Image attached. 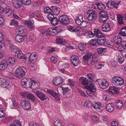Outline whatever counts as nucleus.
Returning <instances> with one entry per match:
<instances>
[{
    "label": "nucleus",
    "instance_id": "f257e3e1",
    "mask_svg": "<svg viewBox=\"0 0 126 126\" xmlns=\"http://www.w3.org/2000/svg\"><path fill=\"white\" fill-rule=\"evenodd\" d=\"M83 58L84 60L87 61L88 64L90 66L94 65L97 60V58L93 56L92 54L90 52L87 53L83 56Z\"/></svg>",
    "mask_w": 126,
    "mask_h": 126
},
{
    "label": "nucleus",
    "instance_id": "f03ea898",
    "mask_svg": "<svg viewBox=\"0 0 126 126\" xmlns=\"http://www.w3.org/2000/svg\"><path fill=\"white\" fill-rule=\"evenodd\" d=\"M26 72V69L23 66L17 68L15 71V76L16 78H21L25 76Z\"/></svg>",
    "mask_w": 126,
    "mask_h": 126
},
{
    "label": "nucleus",
    "instance_id": "7ed1b4c3",
    "mask_svg": "<svg viewBox=\"0 0 126 126\" xmlns=\"http://www.w3.org/2000/svg\"><path fill=\"white\" fill-rule=\"evenodd\" d=\"M85 88L88 90L87 92V94L88 96L92 97L95 96V90L96 89L93 85L90 83L89 85L85 86Z\"/></svg>",
    "mask_w": 126,
    "mask_h": 126
},
{
    "label": "nucleus",
    "instance_id": "20e7f679",
    "mask_svg": "<svg viewBox=\"0 0 126 126\" xmlns=\"http://www.w3.org/2000/svg\"><path fill=\"white\" fill-rule=\"evenodd\" d=\"M112 82L115 85L121 86L124 84V80L121 77L119 76H115L112 78Z\"/></svg>",
    "mask_w": 126,
    "mask_h": 126
},
{
    "label": "nucleus",
    "instance_id": "39448f33",
    "mask_svg": "<svg viewBox=\"0 0 126 126\" xmlns=\"http://www.w3.org/2000/svg\"><path fill=\"white\" fill-rule=\"evenodd\" d=\"M86 13L89 14L87 19L90 21H94L97 17L96 13L95 11L93 10H88L87 12Z\"/></svg>",
    "mask_w": 126,
    "mask_h": 126
},
{
    "label": "nucleus",
    "instance_id": "423d86ee",
    "mask_svg": "<svg viewBox=\"0 0 126 126\" xmlns=\"http://www.w3.org/2000/svg\"><path fill=\"white\" fill-rule=\"evenodd\" d=\"M59 20L63 25H67L70 23V19L68 16L65 15L61 16L59 17Z\"/></svg>",
    "mask_w": 126,
    "mask_h": 126
},
{
    "label": "nucleus",
    "instance_id": "0eeeda50",
    "mask_svg": "<svg viewBox=\"0 0 126 126\" xmlns=\"http://www.w3.org/2000/svg\"><path fill=\"white\" fill-rule=\"evenodd\" d=\"M100 17V22H105L106 21L108 17V13L105 11H101L99 12Z\"/></svg>",
    "mask_w": 126,
    "mask_h": 126
},
{
    "label": "nucleus",
    "instance_id": "6e6552de",
    "mask_svg": "<svg viewBox=\"0 0 126 126\" xmlns=\"http://www.w3.org/2000/svg\"><path fill=\"white\" fill-rule=\"evenodd\" d=\"M113 26V23L109 22L103 24L102 27L101 29L104 32H109L111 28H112Z\"/></svg>",
    "mask_w": 126,
    "mask_h": 126
},
{
    "label": "nucleus",
    "instance_id": "1a4fd4ad",
    "mask_svg": "<svg viewBox=\"0 0 126 126\" xmlns=\"http://www.w3.org/2000/svg\"><path fill=\"white\" fill-rule=\"evenodd\" d=\"M11 83L6 79L3 78L0 79V86L4 88L10 87Z\"/></svg>",
    "mask_w": 126,
    "mask_h": 126
},
{
    "label": "nucleus",
    "instance_id": "9d476101",
    "mask_svg": "<svg viewBox=\"0 0 126 126\" xmlns=\"http://www.w3.org/2000/svg\"><path fill=\"white\" fill-rule=\"evenodd\" d=\"M37 96L42 101H44L47 99V97L42 91L36 90L34 92Z\"/></svg>",
    "mask_w": 126,
    "mask_h": 126
},
{
    "label": "nucleus",
    "instance_id": "9b49d317",
    "mask_svg": "<svg viewBox=\"0 0 126 126\" xmlns=\"http://www.w3.org/2000/svg\"><path fill=\"white\" fill-rule=\"evenodd\" d=\"M98 84L100 87L102 89L107 88L109 86V83L105 79H101L96 80L97 81H98Z\"/></svg>",
    "mask_w": 126,
    "mask_h": 126
},
{
    "label": "nucleus",
    "instance_id": "f8f14e48",
    "mask_svg": "<svg viewBox=\"0 0 126 126\" xmlns=\"http://www.w3.org/2000/svg\"><path fill=\"white\" fill-rule=\"evenodd\" d=\"M47 92L54 97L56 100L58 101L60 100V94L52 90L49 89H47Z\"/></svg>",
    "mask_w": 126,
    "mask_h": 126
},
{
    "label": "nucleus",
    "instance_id": "ddd939ff",
    "mask_svg": "<svg viewBox=\"0 0 126 126\" xmlns=\"http://www.w3.org/2000/svg\"><path fill=\"white\" fill-rule=\"evenodd\" d=\"M67 29L72 32H75L77 34H79L83 30L80 29L79 27H74L72 26H67Z\"/></svg>",
    "mask_w": 126,
    "mask_h": 126
},
{
    "label": "nucleus",
    "instance_id": "4468645a",
    "mask_svg": "<svg viewBox=\"0 0 126 126\" xmlns=\"http://www.w3.org/2000/svg\"><path fill=\"white\" fill-rule=\"evenodd\" d=\"M16 31L17 33H19L20 34H25L27 33V31L25 28L23 26H18L16 30Z\"/></svg>",
    "mask_w": 126,
    "mask_h": 126
},
{
    "label": "nucleus",
    "instance_id": "2eb2a0df",
    "mask_svg": "<svg viewBox=\"0 0 126 126\" xmlns=\"http://www.w3.org/2000/svg\"><path fill=\"white\" fill-rule=\"evenodd\" d=\"M21 106L24 109H29L31 107V104L29 101L26 100H23L20 102Z\"/></svg>",
    "mask_w": 126,
    "mask_h": 126
},
{
    "label": "nucleus",
    "instance_id": "dca6fc26",
    "mask_svg": "<svg viewBox=\"0 0 126 126\" xmlns=\"http://www.w3.org/2000/svg\"><path fill=\"white\" fill-rule=\"evenodd\" d=\"M94 36L98 37V38H103L105 37V35L98 29H94Z\"/></svg>",
    "mask_w": 126,
    "mask_h": 126
},
{
    "label": "nucleus",
    "instance_id": "f3484780",
    "mask_svg": "<svg viewBox=\"0 0 126 126\" xmlns=\"http://www.w3.org/2000/svg\"><path fill=\"white\" fill-rule=\"evenodd\" d=\"M63 79L60 76H57L52 81L53 83L56 85H58L63 83Z\"/></svg>",
    "mask_w": 126,
    "mask_h": 126
},
{
    "label": "nucleus",
    "instance_id": "a211bd4d",
    "mask_svg": "<svg viewBox=\"0 0 126 126\" xmlns=\"http://www.w3.org/2000/svg\"><path fill=\"white\" fill-rule=\"evenodd\" d=\"M71 60L72 63L74 66L78 65L79 63L78 58L77 56L72 55L71 57Z\"/></svg>",
    "mask_w": 126,
    "mask_h": 126
},
{
    "label": "nucleus",
    "instance_id": "6ab92c4d",
    "mask_svg": "<svg viewBox=\"0 0 126 126\" xmlns=\"http://www.w3.org/2000/svg\"><path fill=\"white\" fill-rule=\"evenodd\" d=\"M8 65V62L6 60H2L0 62V70L5 69L7 67Z\"/></svg>",
    "mask_w": 126,
    "mask_h": 126
},
{
    "label": "nucleus",
    "instance_id": "aec40b11",
    "mask_svg": "<svg viewBox=\"0 0 126 126\" xmlns=\"http://www.w3.org/2000/svg\"><path fill=\"white\" fill-rule=\"evenodd\" d=\"M12 2L13 5L16 8H20L22 5V4L20 0H12Z\"/></svg>",
    "mask_w": 126,
    "mask_h": 126
},
{
    "label": "nucleus",
    "instance_id": "412c9836",
    "mask_svg": "<svg viewBox=\"0 0 126 126\" xmlns=\"http://www.w3.org/2000/svg\"><path fill=\"white\" fill-rule=\"evenodd\" d=\"M119 3V2H116L115 1H109L107 2V4L108 7H110V6H112L114 8L117 9Z\"/></svg>",
    "mask_w": 126,
    "mask_h": 126
},
{
    "label": "nucleus",
    "instance_id": "4be33fe9",
    "mask_svg": "<svg viewBox=\"0 0 126 126\" xmlns=\"http://www.w3.org/2000/svg\"><path fill=\"white\" fill-rule=\"evenodd\" d=\"M24 39V35L20 34H17L15 36V40L18 43H20L22 42Z\"/></svg>",
    "mask_w": 126,
    "mask_h": 126
},
{
    "label": "nucleus",
    "instance_id": "5701e85b",
    "mask_svg": "<svg viewBox=\"0 0 126 126\" xmlns=\"http://www.w3.org/2000/svg\"><path fill=\"white\" fill-rule=\"evenodd\" d=\"M106 108V110L109 112H112L114 109V106L112 103H109L107 104Z\"/></svg>",
    "mask_w": 126,
    "mask_h": 126
},
{
    "label": "nucleus",
    "instance_id": "b1692460",
    "mask_svg": "<svg viewBox=\"0 0 126 126\" xmlns=\"http://www.w3.org/2000/svg\"><path fill=\"white\" fill-rule=\"evenodd\" d=\"M14 54L15 56H16L19 59L24 58L25 57L23 54L22 53L21 50L19 48L18 49L17 51Z\"/></svg>",
    "mask_w": 126,
    "mask_h": 126
},
{
    "label": "nucleus",
    "instance_id": "393cba45",
    "mask_svg": "<svg viewBox=\"0 0 126 126\" xmlns=\"http://www.w3.org/2000/svg\"><path fill=\"white\" fill-rule=\"evenodd\" d=\"M56 43L59 44L65 45L66 43L64 40L59 37H56Z\"/></svg>",
    "mask_w": 126,
    "mask_h": 126
},
{
    "label": "nucleus",
    "instance_id": "a878e982",
    "mask_svg": "<svg viewBox=\"0 0 126 126\" xmlns=\"http://www.w3.org/2000/svg\"><path fill=\"white\" fill-rule=\"evenodd\" d=\"M83 17L81 15H79L75 20L76 23L78 25H81L83 20Z\"/></svg>",
    "mask_w": 126,
    "mask_h": 126
},
{
    "label": "nucleus",
    "instance_id": "bb28decb",
    "mask_svg": "<svg viewBox=\"0 0 126 126\" xmlns=\"http://www.w3.org/2000/svg\"><path fill=\"white\" fill-rule=\"evenodd\" d=\"M51 7L52 13L56 15L59 14L60 12V10L59 8L55 6H52Z\"/></svg>",
    "mask_w": 126,
    "mask_h": 126
},
{
    "label": "nucleus",
    "instance_id": "cd10ccee",
    "mask_svg": "<svg viewBox=\"0 0 126 126\" xmlns=\"http://www.w3.org/2000/svg\"><path fill=\"white\" fill-rule=\"evenodd\" d=\"M52 31V28L50 27L49 28L45 31L42 32L41 33L43 36L46 35L47 36L48 35H51V31Z\"/></svg>",
    "mask_w": 126,
    "mask_h": 126
},
{
    "label": "nucleus",
    "instance_id": "c85d7f7f",
    "mask_svg": "<svg viewBox=\"0 0 126 126\" xmlns=\"http://www.w3.org/2000/svg\"><path fill=\"white\" fill-rule=\"evenodd\" d=\"M97 43L98 45H104L106 42V40L105 37L103 38H97Z\"/></svg>",
    "mask_w": 126,
    "mask_h": 126
},
{
    "label": "nucleus",
    "instance_id": "c756f323",
    "mask_svg": "<svg viewBox=\"0 0 126 126\" xmlns=\"http://www.w3.org/2000/svg\"><path fill=\"white\" fill-rule=\"evenodd\" d=\"M6 10L4 12L7 16H10L13 12L12 8L10 7H7L6 8Z\"/></svg>",
    "mask_w": 126,
    "mask_h": 126
},
{
    "label": "nucleus",
    "instance_id": "7c9ffc66",
    "mask_svg": "<svg viewBox=\"0 0 126 126\" xmlns=\"http://www.w3.org/2000/svg\"><path fill=\"white\" fill-rule=\"evenodd\" d=\"M117 20L118 23L120 25H122L124 24L123 20V16L120 14H118L117 15Z\"/></svg>",
    "mask_w": 126,
    "mask_h": 126
},
{
    "label": "nucleus",
    "instance_id": "2f4dec72",
    "mask_svg": "<svg viewBox=\"0 0 126 126\" xmlns=\"http://www.w3.org/2000/svg\"><path fill=\"white\" fill-rule=\"evenodd\" d=\"M113 40L115 43L117 45L120 44L122 42L121 38L117 36L115 37Z\"/></svg>",
    "mask_w": 126,
    "mask_h": 126
},
{
    "label": "nucleus",
    "instance_id": "473e14b6",
    "mask_svg": "<svg viewBox=\"0 0 126 126\" xmlns=\"http://www.w3.org/2000/svg\"><path fill=\"white\" fill-rule=\"evenodd\" d=\"M36 55L33 53L30 54V53H28L26 55V56L25 57V59H28L29 60L31 58H36Z\"/></svg>",
    "mask_w": 126,
    "mask_h": 126
},
{
    "label": "nucleus",
    "instance_id": "72a5a7b5",
    "mask_svg": "<svg viewBox=\"0 0 126 126\" xmlns=\"http://www.w3.org/2000/svg\"><path fill=\"white\" fill-rule=\"evenodd\" d=\"M81 80V84L83 85H87L89 84L88 80L86 78L82 77L79 79Z\"/></svg>",
    "mask_w": 126,
    "mask_h": 126
},
{
    "label": "nucleus",
    "instance_id": "f704fd0d",
    "mask_svg": "<svg viewBox=\"0 0 126 126\" xmlns=\"http://www.w3.org/2000/svg\"><path fill=\"white\" fill-rule=\"evenodd\" d=\"M119 33L121 36L126 37V26L122 27Z\"/></svg>",
    "mask_w": 126,
    "mask_h": 126
},
{
    "label": "nucleus",
    "instance_id": "c9c22d12",
    "mask_svg": "<svg viewBox=\"0 0 126 126\" xmlns=\"http://www.w3.org/2000/svg\"><path fill=\"white\" fill-rule=\"evenodd\" d=\"M92 107H93L94 109H100L101 107L100 103L99 102H94L93 103Z\"/></svg>",
    "mask_w": 126,
    "mask_h": 126
},
{
    "label": "nucleus",
    "instance_id": "e433bc0d",
    "mask_svg": "<svg viewBox=\"0 0 126 126\" xmlns=\"http://www.w3.org/2000/svg\"><path fill=\"white\" fill-rule=\"evenodd\" d=\"M51 24L53 26H55L59 23V20L57 18L55 17L50 20Z\"/></svg>",
    "mask_w": 126,
    "mask_h": 126
},
{
    "label": "nucleus",
    "instance_id": "4c0bfd02",
    "mask_svg": "<svg viewBox=\"0 0 126 126\" xmlns=\"http://www.w3.org/2000/svg\"><path fill=\"white\" fill-rule=\"evenodd\" d=\"M85 35L88 38H92L94 36V33L90 31H87L84 33Z\"/></svg>",
    "mask_w": 126,
    "mask_h": 126
},
{
    "label": "nucleus",
    "instance_id": "58836bf2",
    "mask_svg": "<svg viewBox=\"0 0 126 126\" xmlns=\"http://www.w3.org/2000/svg\"><path fill=\"white\" fill-rule=\"evenodd\" d=\"M36 84V82L32 79H30V81L28 83V84H27V86H28V88H31L32 85L34 86Z\"/></svg>",
    "mask_w": 126,
    "mask_h": 126
},
{
    "label": "nucleus",
    "instance_id": "ea45409f",
    "mask_svg": "<svg viewBox=\"0 0 126 126\" xmlns=\"http://www.w3.org/2000/svg\"><path fill=\"white\" fill-rule=\"evenodd\" d=\"M116 107L118 109H120L123 106V103L122 101L120 100H118L116 101Z\"/></svg>",
    "mask_w": 126,
    "mask_h": 126
},
{
    "label": "nucleus",
    "instance_id": "a19ab883",
    "mask_svg": "<svg viewBox=\"0 0 126 126\" xmlns=\"http://www.w3.org/2000/svg\"><path fill=\"white\" fill-rule=\"evenodd\" d=\"M92 104L89 101L87 100L84 102L83 105L84 107L90 108L92 107Z\"/></svg>",
    "mask_w": 126,
    "mask_h": 126
},
{
    "label": "nucleus",
    "instance_id": "79ce46f5",
    "mask_svg": "<svg viewBox=\"0 0 126 126\" xmlns=\"http://www.w3.org/2000/svg\"><path fill=\"white\" fill-rule=\"evenodd\" d=\"M97 6L98 9L100 10H102L105 9L106 6L102 3H98L96 4Z\"/></svg>",
    "mask_w": 126,
    "mask_h": 126
},
{
    "label": "nucleus",
    "instance_id": "37998d69",
    "mask_svg": "<svg viewBox=\"0 0 126 126\" xmlns=\"http://www.w3.org/2000/svg\"><path fill=\"white\" fill-rule=\"evenodd\" d=\"M60 30L59 27H56L55 28H53V34L52 36L54 35L57 34L59 32Z\"/></svg>",
    "mask_w": 126,
    "mask_h": 126
},
{
    "label": "nucleus",
    "instance_id": "c03bdc74",
    "mask_svg": "<svg viewBox=\"0 0 126 126\" xmlns=\"http://www.w3.org/2000/svg\"><path fill=\"white\" fill-rule=\"evenodd\" d=\"M9 49L12 51L14 52V54L19 48L13 45H11L9 47Z\"/></svg>",
    "mask_w": 126,
    "mask_h": 126
},
{
    "label": "nucleus",
    "instance_id": "a18cd8bd",
    "mask_svg": "<svg viewBox=\"0 0 126 126\" xmlns=\"http://www.w3.org/2000/svg\"><path fill=\"white\" fill-rule=\"evenodd\" d=\"M90 45L92 46H94L98 45L97 43V39L96 40L95 39H93L91 40L90 41Z\"/></svg>",
    "mask_w": 126,
    "mask_h": 126
},
{
    "label": "nucleus",
    "instance_id": "49530a36",
    "mask_svg": "<svg viewBox=\"0 0 126 126\" xmlns=\"http://www.w3.org/2000/svg\"><path fill=\"white\" fill-rule=\"evenodd\" d=\"M86 45L85 44L80 43L78 45V48L79 50H82L85 49Z\"/></svg>",
    "mask_w": 126,
    "mask_h": 126
},
{
    "label": "nucleus",
    "instance_id": "de8ad7c7",
    "mask_svg": "<svg viewBox=\"0 0 126 126\" xmlns=\"http://www.w3.org/2000/svg\"><path fill=\"white\" fill-rule=\"evenodd\" d=\"M8 61L9 63L12 65H14L16 63L15 59L11 57L9 58Z\"/></svg>",
    "mask_w": 126,
    "mask_h": 126
},
{
    "label": "nucleus",
    "instance_id": "09e8293b",
    "mask_svg": "<svg viewBox=\"0 0 126 126\" xmlns=\"http://www.w3.org/2000/svg\"><path fill=\"white\" fill-rule=\"evenodd\" d=\"M51 7L50 8L49 7H47L44 8V11L45 13L47 14L52 12Z\"/></svg>",
    "mask_w": 126,
    "mask_h": 126
},
{
    "label": "nucleus",
    "instance_id": "8fccbe9b",
    "mask_svg": "<svg viewBox=\"0 0 126 126\" xmlns=\"http://www.w3.org/2000/svg\"><path fill=\"white\" fill-rule=\"evenodd\" d=\"M54 126H63L62 122L59 120H57L54 122Z\"/></svg>",
    "mask_w": 126,
    "mask_h": 126
},
{
    "label": "nucleus",
    "instance_id": "3c124183",
    "mask_svg": "<svg viewBox=\"0 0 126 126\" xmlns=\"http://www.w3.org/2000/svg\"><path fill=\"white\" fill-rule=\"evenodd\" d=\"M22 4L25 5H29L31 2V0H21Z\"/></svg>",
    "mask_w": 126,
    "mask_h": 126
},
{
    "label": "nucleus",
    "instance_id": "603ef678",
    "mask_svg": "<svg viewBox=\"0 0 126 126\" xmlns=\"http://www.w3.org/2000/svg\"><path fill=\"white\" fill-rule=\"evenodd\" d=\"M21 84L23 87L25 88H28V86H27V82L24 80V79H23L21 80Z\"/></svg>",
    "mask_w": 126,
    "mask_h": 126
},
{
    "label": "nucleus",
    "instance_id": "864d4df0",
    "mask_svg": "<svg viewBox=\"0 0 126 126\" xmlns=\"http://www.w3.org/2000/svg\"><path fill=\"white\" fill-rule=\"evenodd\" d=\"M118 61L120 63H122L124 61V57L121 54L120 55L119 58L118 59Z\"/></svg>",
    "mask_w": 126,
    "mask_h": 126
},
{
    "label": "nucleus",
    "instance_id": "5fc2aeb1",
    "mask_svg": "<svg viewBox=\"0 0 126 126\" xmlns=\"http://www.w3.org/2000/svg\"><path fill=\"white\" fill-rule=\"evenodd\" d=\"M47 16V18L50 20L55 17L54 16L53 13L52 12L48 14Z\"/></svg>",
    "mask_w": 126,
    "mask_h": 126
},
{
    "label": "nucleus",
    "instance_id": "6e6d98bb",
    "mask_svg": "<svg viewBox=\"0 0 126 126\" xmlns=\"http://www.w3.org/2000/svg\"><path fill=\"white\" fill-rule=\"evenodd\" d=\"M5 23L4 18L0 15V28L4 25Z\"/></svg>",
    "mask_w": 126,
    "mask_h": 126
},
{
    "label": "nucleus",
    "instance_id": "4d7b16f0",
    "mask_svg": "<svg viewBox=\"0 0 126 126\" xmlns=\"http://www.w3.org/2000/svg\"><path fill=\"white\" fill-rule=\"evenodd\" d=\"M18 23L16 20L12 19V20L10 23V25L17 26L18 24Z\"/></svg>",
    "mask_w": 126,
    "mask_h": 126
},
{
    "label": "nucleus",
    "instance_id": "13d9d810",
    "mask_svg": "<svg viewBox=\"0 0 126 126\" xmlns=\"http://www.w3.org/2000/svg\"><path fill=\"white\" fill-rule=\"evenodd\" d=\"M32 16L33 17H39L40 16V13L39 12H35L32 13Z\"/></svg>",
    "mask_w": 126,
    "mask_h": 126
},
{
    "label": "nucleus",
    "instance_id": "bf43d9fd",
    "mask_svg": "<svg viewBox=\"0 0 126 126\" xmlns=\"http://www.w3.org/2000/svg\"><path fill=\"white\" fill-rule=\"evenodd\" d=\"M27 98L33 101L35 100V97L34 96L31 94H28Z\"/></svg>",
    "mask_w": 126,
    "mask_h": 126
},
{
    "label": "nucleus",
    "instance_id": "052dcab7",
    "mask_svg": "<svg viewBox=\"0 0 126 126\" xmlns=\"http://www.w3.org/2000/svg\"><path fill=\"white\" fill-rule=\"evenodd\" d=\"M13 125L14 126H21V123L18 120H15L13 122Z\"/></svg>",
    "mask_w": 126,
    "mask_h": 126
},
{
    "label": "nucleus",
    "instance_id": "680f3d73",
    "mask_svg": "<svg viewBox=\"0 0 126 126\" xmlns=\"http://www.w3.org/2000/svg\"><path fill=\"white\" fill-rule=\"evenodd\" d=\"M106 49V48L100 47L97 49V51L99 54L102 53Z\"/></svg>",
    "mask_w": 126,
    "mask_h": 126
},
{
    "label": "nucleus",
    "instance_id": "e2e57ef3",
    "mask_svg": "<svg viewBox=\"0 0 126 126\" xmlns=\"http://www.w3.org/2000/svg\"><path fill=\"white\" fill-rule=\"evenodd\" d=\"M12 102L13 107H12V108L15 109H17L19 107V106L16 102L15 101H13Z\"/></svg>",
    "mask_w": 126,
    "mask_h": 126
},
{
    "label": "nucleus",
    "instance_id": "0e129e2a",
    "mask_svg": "<svg viewBox=\"0 0 126 126\" xmlns=\"http://www.w3.org/2000/svg\"><path fill=\"white\" fill-rule=\"evenodd\" d=\"M25 23L28 26L33 24L34 23V21L32 19H29L28 21H26Z\"/></svg>",
    "mask_w": 126,
    "mask_h": 126
},
{
    "label": "nucleus",
    "instance_id": "69168bd1",
    "mask_svg": "<svg viewBox=\"0 0 126 126\" xmlns=\"http://www.w3.org/2000/svg\"><path fill=\"white\" fill-rule=\"evenodd\" d=\"M92 119L94 122H96L98 121L99 119L98 117L95 115H93L92 117Z\"/></svg>",
    "mask_w": 126,
    "mask_h": 126
},
{
    "label": "nucleus",
    "instance_id": "338daca9",
    "mask_svg": "<svg viewBox=\"0 0 126 126\" xmlns=\"http://www.w3.org/2000/svg\"><path fill=\"white\" fill-rule=\"evenodd\" d=\"M103 98L105 101H108L111 99V97L108 94H106L103 96Z\"/></svg>",
    "mask_w": 126,
    "mask_h": 126
},
{
    "label": "nucleus",
    "instance_id": "774afa93",
    "mask_svg": "<svg viewBox=\"0 0 126 126\" xmlns=\"http://www.w3.org/2000/svg\"><path fill=\"white\" fill-rule=\"evenodd\" d=\"M121 46L123 49H126V41H122Z\"/></svg>",
    "mask_w": 126,
    "mask_h": 126
}]
</instances>
